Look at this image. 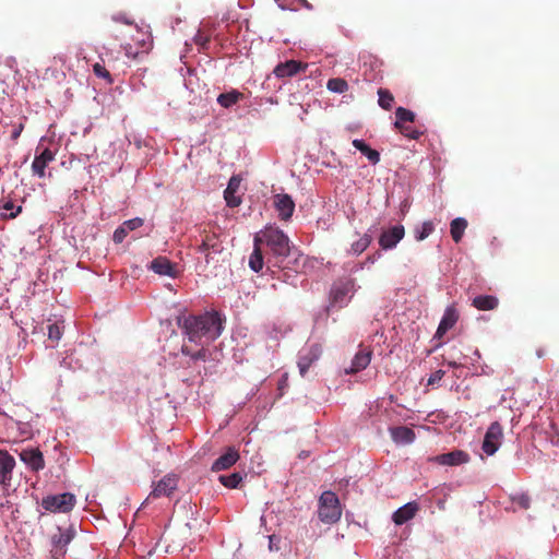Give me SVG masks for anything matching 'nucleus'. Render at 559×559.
<instances>
[{
  "label": "nucleus",
  "instance_id": "5701e85b",
  "mask_svg": "<svg viewBox=\"0 0 559 559\" xmlns=\"http://www.w3.org/2000/svg\"><path fill=\"white\" fill-rule=\"evenodd\" d=\"M391 438L394 442L401 444H409L415 440V432L406 426H397L390 428Z\"/></svg>",
  "mask_w": 559,
  "mask_h": 559
},
{
  "label": "nucleus",
  "instance_id": "2f4dec72",
  "mask_svg": "<svg viewBox=\"0 0 559 559\" xmlns=\"http://www.w3.org/2000/svg\"><path fill=\"white\" fill-rule=\"evenodd\" d=\"M378 96H379V99H378L379 106L384 110H390L394 103L393 94L389 90L379 88Z\"/></svg>",
  "mask_w": 559,
  "mask_h": 559
},
{
  "label": "nucleus",
  "instance_id": "6ab92c4d",
  "mask_svg": "<svg viewBox=\"0 0 559 559\" xmlns=\"http://www.w3.org/2000/svg\"><path fill=\"white\" fill-rule=\"evenodd\" d=\"M239 460V453L234 448H228L226 453L216 459L212 465L213 472H221L228 469Z\"/></svg>",
  "mask_w": 559,
  "mask_h": 559
},
{
  "label": "nucleus",
  "instance_id": "412c9836",
  "mask_svg": "<svg viewBox=\"0 0 559 559\" xmlns=\"http://www.w3.org/2000/svg\"><path fill=\"white\" fill-rule=\"evenodd\" d=\"M150 270L158 275L176 276V265L166 257L155 258L150 264Z\"/></svg>",
  "mask_w": 559,
  "mask_h": 559
},
{
  "label": "nucleus",
  "instance_id": "a878e982",
  "mask_svg": "<svg viewBox=\"0 0 559 559\" xmlns=\"http://www.w3.org/2000/svg\"><path fill=\"white\" fill-rule=\"evenodd\" d=\"M353 286L354 283L349 280L335 284L331 290V297L333 302L343 304L345 301V297L350 292Z\"/></svg>",
  "mask_w": 559,
  "mask_h": 559
},
{
  "label": "nucleus",
  "instance_id": "c9c22d12",
  "mask_svg": "<svg viewBox=\"0 0 559 559\" xmlns=\"http://www.w3.org/2000/svg\"><path fill=\"white\" fill-rule=\"evenodd\" d=\"M218 480L223 486L234 489L240 484L242 476L240 473H233L230 475H221Z\"/></svg>",
  "mask_w": 559,
  "mask_h": 559
},
{
  "label": "nucleus",
  "instance_id": "9d476101",
  "mask_svg": "<svg viewBox=\"0 0 559 559\" xmlns=\"http://www.w3.org/2000/svg\"><path fill=\"white\" fill-rule=\"evenodd\" d=\"M14 467V457L7 450H0V485L4 488L11 485Z\"/></svg>",
  "mask_w": 559,
  "mask_h": 559
},
{
  "label": "nucleus",
  "instance_id": "8fccbe9b",
  "mask_svg": "<svg viewBox=\"0 0 559 559\" xmlns=\"http://www.w3.org/2000/svg\"><path fill=\"white\" fill-rule=\"evenodd\" d=\"M302 5H304L306 9H309V10H311V9H312V5H311L307 0H302Z\"/></svg>",
  "mask_w": 559,
  "mask_h": 559
},
{
  "label": "nucleus",
  "instance_id": "4468645a",
  "mask_svg": "<svg viewBox=\"0 0 559 559\" xmlns=\"http://www.w3.org/2000/svg\"><path fill=\"white\" fill-rule=\"evenodd\" d=\"M440 465L455 466L469 461V455L462 450H454L449 453L437 455L433 459Z\"/></svg>",
  "mask_w": 559,
  "mask_h": 559
},
{
  "label": "nucleus",
  "instance_id": "0eeeda50",
  "mask_svg": "<svg viewBox=\"0 0 559 559\" xmlns=\"http://www.w3.org/2000/svg\"><path fill=\"white\" fill-rule=\"evenodd\" d=\"M178 487V477L175 474L165 475L153 488L146 501L160 497H170Z\"/></svg>",
  "mask_w": 559,
  "mask_h": 559
},
{
  "label": "nucleus",
  "instance_id": "c85d7f7f",
  "mask_svg": "<svg viewBox=\"0 0 559 559\" xmlns=\"http://www.w3.org/2000/svg\"><path fill=\"white\" fill-rule=\"evenodd\" d=\"M467 227V221L463 217L454 218L450 225L451 237L454 242L459 243L462 240L463 234Z\"/></svg>",
  "mask_w": 559,
  "mask_h": 559
},
{
  "label": "nucleus",
  "instance_id": "7c9ffc66",
  "mask_svg": "<svg viewBox=\"0 0 559 559\" xmlns=\"http://www.w3.org/2000/svg\"><path fill=\"white\" fill-rule=\"evenodd\" d=\"M242 94L238 91H231L228 93H223L217 97V103L225 108H228L235 105L240 98Z\"/></svg>",
  "mask_w": 559,
  "mask_h": 559
},
{
  "label": "nucleus",
  "instance_id": "c756f323",
  "mask_svg": "<svg viewBox=\"0 0 559 559\" xmlns=\"http://www.w3.org/2000/svg\"><path fill=\"white\" fill-rule=\"evenodd\" d=\"M396 120L394 122V127H401L406 124L407 122H414L415 114L409 109L404 107H397L395 110Z\"/></svg>",
  "mask_w": 559,
  "mask_h": 559
},
{
  "label": "nucleus",
  "instance_id": "f3484780",
  "mask_svg": "<svg viewBox=\"0 0 559 559\" xmlns=\"http://www.w3.org/2000/svg\"><path fill=\"white\" fill-rule=\"evenodd\" d=\"M419 510L417 502L412 501L399 508L392 515V520L396 525H402L412 520Z\"/></svg>",
  "mask_w": 559,
  "mask_h": 559
},
{
  "label": "nucleus",
  "instance_id": "a18cd8bd",
  "mask_svg": "<svg viewBox=\"0 0 559 559\" xmlns=\"http://www.w3.org/2000/svg\"><path fill=\"white\" fill-rule=\"evenodd\" d=\"M112 21L123 23L127 25H132L133 21L128 17L126 13H117L112 15Z\"/></svg>",
  "mask_w": 559,
  "mask_h": 559
},
{
  "label": "nucleus",
  "instance_id": "473e14b6",
  "mask_svg": "<svg viewBox=\"0 0 559 559\" xmlns=\"http://www.w3.org/2000/svg\"><path fill=\"white\" fill-rule=\"evenodd\" d=\"M372 238L369 234L362 235L357 241H355L350 247V252L353 254L362 253L371 243Z\"/></svg>",
  "mask_w": 559,
  "mask_h": 559
},
{
  "label": "nucleus",
  "instance_id": "e433bc0d",
  "mask_svg": "<svg viewBox=\"0 0 559 559\" xmlns=\"http://www.w3.org/2000/svg\"><path fill=\"white\" fill-rule=\"evenodd\" d=\"M2 209L5 211H10L9 214H5L3 217L7 219H13L15 218L21 212L22 206H15L14 202L11 199H4L2 202Z\"/></svg>",
  "mask_w": 559,
  "mask_h": 559
},
{
  "label": "nucleus",
  "instance_id": "f03ea898",
  "mask_svg": "<svg viewBox=\"0 0 559 559\" xmlns=\"http://www.w3.org/2000/svg\"><path fill=\"white\" fill-rule=\"evenodd\" d=\"M254 238L259 239L261 246L265 245L270 250L274 262L269 258L267 263L284 269V259L290 254V241L288 236L278 227L269 226L257 234Z\"/></svg>",
  "mask_w": 559,
  "mask_h": 559
},
{
  "label": "nucleus",
  "instance_id": "bb28decb",
  "mask_svg": "<svg viewBox=\"0 0 559 559\" xmlns=\"http://www.w3.org/2000/svg\"><path fill=\"white\" fill-rule=\"evenodd\" d=\"M264 259L262 253V246L259 239H253V251L249 258V266L253 272H260L263 269Z\"/></svg>",
  "mask_w": 559,
  "mask_h": 559
},
{
  "label": "nucleus",
  "instance_id": "b1692460",
  "mask_svg": "<svg viewBox=\"0 0 559 559\" xmlns=\"http://www.w3.org/2000/svg\"><path fill=\"white\" fill-rule=\"evenodd\" d=\"M371 352H357L355 357L352 360V364L348 368H345L346 373H356L362 369H365L371 360Z\"/></svg>",
  "mask_w": 559,
  "mask_h": 559
},
{
  "label": "nucleus",
  "instance_id": "393cba45",
  "mask_svg": "<svg viewBox=\"0 0 559 559\" xmlns=\"http://www.w3.org/2000/svg\"><path fill=\"white\" fill-rule=\"evenodd\" d=\"M498 305V298L492 295H479L472 300V306L481 311L493 310Z\"/></svg>",
  "mask_w": 559,
  "mask_h": 559
},
{
  "label": "nucleus",
  "instance_id": "09e8293b",
  "mask_svg": "<svg viewBox=\"0 0 559 559\" xmlns=\"http://www.w3.org/2000/svg\"><path fill=\"white\" fill-rule=\"evenodd\" d=\"M23 128H24V126L22 123L16 126L14 128V130L12 131L11 139L14 140V141L17 140V138L20 136L21 132L23 131Z\"/></svg>",
  "mask_w": 559,
  "mask_h": 559
},
{
  "label": "nucleus",
  "instance_id": "9b49d317",
  "mask_svg": "<svg viewBox=\"0 0 559 559\" xmlns=\"http://www.w3.org/2000/svg\"><path fill=\"white\" fill-rule=\"evenodd\" d=\"M307 68V63L297 60H288L286 62L277 64L273 73L278 79L292 78L299 73L300 71H306Z\"/></svg>",
  "mask_w": 559,
  "mask_h": 559
},
{
  "label": "nucleus",
  "instance_id": "f257e3e1",
  "mask_svg": "<svg viewBox=\"0 0 559 559\" xmlns=\"http://www.w3.org/2000/svg\"><path fill=\"white\" fill-rule=\"evenodd\" d=\"M178 325L191 343L202 347L216 340L223 330V321L216 311L179 317Z\"/></svg>",
  "mask_w": 559,
  "mask_h": 559
},
{
  "label": "nucleus",
  "instance_id": "37998d69",
  "mask_svg": "<svg viewBox=\"0 0 559 559\" xmlns=\"http://www.w3.org/2000/svg\"><path fill=\"white\" fill-rule=\"evenodd\" d=\"M513 501L524 510H527L531 506V499L527 495H520L513 498Z\"/></svg>",
  "mask_w": 559,
  "mask_h": 559
},
{
  "label": "nucleus",
  "instance_id": "f704fd0d",
  "mask_svg": "<svg viewBox=\"0 0 559 559\" xmlns=\"http://www.w3.org/2000/svg\"><path fill=\"white\" fill-rule=\"evenodd\" d=\"M435 230V225L431 221L424 222L420 227L414 229L415 239L423 241Z\"/></svg>",
  "mask_w": 559,
  "mask_h": 559
},
{
  "label": "nucleus",
  "instance_id": "a19ab883",
  "mask_svg": "<svg viewBox=\"0 0 559 559\" xmlns=\"http://www.w3.org/2000/svg\"><path fill=\"white\" fill-rule=\"evenodd\" d=\"M62 328L58 323L48 325V337L51 341H59L62 336Z\"/></svg>",
  "mask_w": 559,
  "mask_h": 559
},
{
  "label": "nucleus",
  "instance_id": "7ed1b4c3",
  "mask_svg": "<svg viewBox=\"0 0 559 559\" xmlns=\"http://www.w3.org/2000/svg\"><path fill=\"white\" fill-rule=\"evenodd\" d=\"M318 516L325 524L336 523L342 516L338 497L333 491H324L319 498Z\"/></svg>",
  "mask_w": 559,
  "mask_h": 559
},
{
  "label": "nucleus",
  "instance_id": "de8ad7c7",
  "mask_svg": "<svg viewBox=\"0 0 559 559\" xmlns=\"http://www.w3.org/2000/svg\"><path fill=\"white\" fill-rule=\"evenodd\" d=\"M185 354H191V358L194 359V360H198V359H205V352H201V350H198V352H183Z\"/></svg>",
  "mask_w": 559,
  "mask_h": 559
},
{
  "label": "nucleus",
  "instance_id": "dca6fc26",
  "mask_svg": "<svg viewBox=\"0 0 559 559\" xmlns=\"http://www.w3.org/2000/svg\"><path fill=\"white\" fill-rule=\"evenodd\" d=\"M74 530L72 527L62 530L57 527V532L51 536V543L56 551L64 552L66 547L74 537Z\"/></svg>",
  "mask_w": 559,
  "mask_h": 559
},
{
  "label": "nucleus",
  "instance_id": "39448f33",
  "mask_svg": "<svg viewBox=\"0 0 559 559\" xmlns=\"http://www.w3.org/2000/svg\"><path fill=\"white\" fill-rule=\"evenodd\" d=\"M136 48L134 49L131 44L123 46L127 57L135 59L142 53H147L153 47L152 35L147 32L136 29V35L133 37Z\"/></svg>",
  "mask_w": 559,
  "mask_h": 559
},
{
  "label": "nucleus",
  "instance_id": "6e6552de",
  "mask_svg": "<svg viewBox=\"0 0 559 559\" xmlns=\"http://www.w3.org/2000/svg\"><path fill=\"white\" fill-rule=\"evenodd\" d=\"M405 229L402 225L393 226L386 230H383L379 237V246L383 250L393 249L403 239Z\"/></svg>",
  "mask_w": 559,
  "mask_h": 559
},
{
  "label": "nucleus",
  "instance_id": "2eb2a0df",
  "mask_svg": "<svg viewBox=\"0 0 559 559\" xmlns=\"http://www.w3.org/2000/svg\"><path fill=\"white\" fill-rule=\"evenodd\" d=\"M364 79L369 82L377 81L380 78L381 61L372 55L364 57Z\"/></svg>",
  "mask_w": 559,
  "mask_h": 559
},
{
  "label": "nucleus",
  "instance_id": "58836bf2",
  "mask_svg": "<svg viewBox=\"0 0 559 559\" xmlns=\"http://www.w3.org/2000/svg\"><path fill=\"white\" fill-rule=\"evenodd\" d=\"M318 359V356L314 355V354H309L305 357H302L299 361H298V368H299V371H300V374L301 376H305V373L307 372V370L309 369V367L311 366V364Z\"/></svg>",
  "mask_w": 559,
  "mask_h": 559
},
{
  "label": "nucleus",
  "instance_id": "4c0bfd02",
  "mask_svg": "<svg viewBox=\"0 0 559 559\" xmlns=\"http://www.w3.org/2000/svg\"><path fill=\"white\" fill-rule=\"evenodd\" d=\"M93 72L97 78H102L107 81V83H112V78L109 71L105 68L100 62H96L93 64Z\"/></svg>",
  "mask_w": 559,
  "mask_h": 559
},
{
  "label": "nucleus",
  "instance_id": "79ce46f5",
  "mask_svg": "<svg viewBox=\"0 0 559 559\" xmlns=\"http://www.w3.org/2000/svg\"><path fill=\"white\" fill-rule=\"evenodd\" d=\"M143 225V219L140 217H135L129 221H126L122 226L127 229V231L135 230Z\"/></svg>",
  "mask_w": 559,
  "mask_h": 559
},
{
  "label": "nucleus",
  "instance_id": "3c124183",
  "mask_svg": "<svg viewBox=\"0 0 559 559\" xmlns=\"http://www.w3.org/2000/svg\"><path fill=\"white\" fill-rule=\"evenodd\" d=\"M449 365H450V366H453V367H456V366H457V364H456L455 361H450V362H449Z\"/></svg>",
  "mask_w": 559,
  "mask_h": 559
},
{
  "label": "nucleus",
  "instance_id": "aec40b11",
  "mask_svg": "<svg viewBox=\"0 0 559 559\" xmlns=\"http://www.w3.org/2000/svg\"><path fill=\"white\" fill-rule=\"evenodd\" d=\"M240 178L238 176H233L227 185V188L224 191V198L228 206L237 207L241 203L240 197L236 195L239 187H240Z\"/></svg>",
  "mask_w": 559,
  "mask_h": 559
},
{
  "label": "nucleus",
  "instance_id": "49530a36",
  "mask_svg": "<svg viewBox=\"0 0 559 559\" xmlns=\"http://www.w3.org/2000/svg\"><path fill=\"white\" fill-rule=\"evenodd\" d=\"M444 376V371L442 370H437L435 371L428 379V385H433L436 384L437 382H439L442 377Z\"/></svg>",
  "mask_w": 559,
  "mask_h": 559
},
{
  "label": "nucleus",
  "instance_id": "a211bd4d",
  "mask_svg": "<svg viewBox=\"0 0 559 559\" xmlns=\"http://www.w3.org/2000/svg\"><path fill=\"white\" fill-rule=\"evenodd\" d=\"M55 159L53 152L46 147L43 150V152L35 156L33 164H32V170L34 175H37L38 177L43 178L45 176V169L47 165Z\"/></svg>",
  "mask_w": 559,
  "mask_h": 559
},
{
  "label": "nucleus",
  "instance_id": "cd10ccee",
  "mask_svg": "<svg viewBox=\"0 0 559 559\" xmlns=\"http://www.w3.org/2000/svg\"><path fill=\"white\" fill-rule=\"evenodd\" d=\"M353 145L361 154H364L371 164L376 165V164H378L380 162V154H379V152L373 150V148H371L362 140L355 139L353 141Z\"/></svg>",
  "mask_w": 559,
  "mask_h": 559
},
{
  "label": "nucleus",
  "instance_id": "ddd939ff",
  "mask_svg": "<svg viewBox=\"0 0 559 559\" xmlns=\"http://www.w3.org/2000/svg\"><path fill=\"white\" fill-rule=\"evenodd\" d=\"M274 206L282 221H288L295 211V202L290 195L285 193H280L274 197Z\"/></svg>",
  "mask_w": 559,
  "mask_h": 559
},
{
  "label": "nucleus",
  "instance_id": "ea45409f",
  "mask_svg": "<svg viewBox=\"0 0 559 559\" xmlns=\"http://www.w3.org/2000/svg\"><path fill=\"white\" fill-rule=\"evenodd\" d=\"M396 129L406 138L408 139H412V140H417L420 138L421 135V132L414 129L413 127L411 126H407V124H404V126H401V127H396Z\"/></svg>",
  "mask_w": 559,
  "mask_h": 559
},
{
  "label": "nucleus",
  "instance_id": "423d86ee",
  "mask_svg": "<svg viewBox=\"0 0 559 559\" xmlns=\"http://www.w3.org/2000/svg\"><path fill=\"white\" fill-rule=\"evenodd\" d=\"M502 438H503L502 426L498 421L491 423L485 433V437H484V441H483V445H481L483 451L487 455H493L498 451V449L501 444Z\"/></svg>",
  "mask_w": 559,
  "mask_h": 559
},
{
  "label": "nucleus",
  "instance_id": "4be33fe9",
  "mask_svg": "<svg viewBox=\"0 0 559 559\" xmlns=\"http://www.w3.org/2000/svg\"><path fill=\"white\" fill-rule=\"evenodd\" d=\"M221 249V241L216 234H205L197 248L198 252L205 254V258H209L211 250L213 252H219ZM206 261H209V259H206Z\"/></svg>",
  "mask_w": 559,
  "mask_h": 559
},
{
  "label": "nucleus",
  "instance_id": "f8f14e48",
  "mask_svg": "<svg viewBox=\"0 0 559 559\" xmlns=\"http://www.w3.org/2000/svg\"><path fill=\"white\" fill-rule=\"evenodd\" d=\"M460 313L454 305L447 307L436 332V337L441 338L459 321Z\"/></svg>",
  "mask_w": 559,
  "mask_h": 559
},
{
  "label": "nucleus",
  "instance_id": "20e7f679",
  "mask_svg": "<svg viewBox=\"0 0 559 559\" xmlns=\"http://www.w3.org/2000/svg\"><path fill=\"white\" fill-rule=\"evenodd\" d=\"M76 502L73 493L63 492L59 495L47 496L41 500V507L49 512H70Z\"/></svg>",
  "mask_w": 559,
  "mask_h": 559
},
{
  "label": "nucleus",
  "instance_id": "c03bdc74",
  "mask_svg": "<svg viewBox=\"0 0 559 559\" xmlns=\"http://www.w3.org/2000/svg\"><path fill=\"white\" fill-rule=\"evenodd\" d=\"M127 235H128L127 229L121 225L120 227H118L115 230L112 239L116 243H121L124 240V238L127 237Z\"/></svg>",
  "mask_w": 559,
  "mask_h": 559
},
{
  "label": "nucleus",
  "instance_id": "1a4fd4ad",
  "mask_svg": "<svg viewBox=\"0 0 559 559\" xmlns=\"http://www.w3.org/2000/svg\"><path fill=\"white\" fill-rule=\"evenodd\" d=\"M21 461L33 472L41 471L45 467L43 453L37 448L24 449L19 453Z\"/></svg>",
  "mask_w": 559,
  "mask_h": 559
},
{
  "label": "nucleus",
  "instance_id": "72a5a7b5",
  "mask_svg": "<svg viewBox=\"0 0 559 559\" xmlns=\"http://www.w3.org/2000/svg\"><path fill=\"white\" fill-rule=\"evenodd\" d=\"M326 87L329 91L338 94H343L348 91V84L346 80L341 78L330 79L326 83Z\"/></svg>",
  "mask_w": 559,
  "mask_h": 559
}]
</instances>
